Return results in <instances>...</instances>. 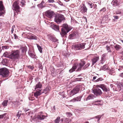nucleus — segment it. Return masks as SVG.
<instances>
[{
  "label": "nucleus",
  "mask_w": 123,
  "mask_h": 123,
  "mask_svg": "<svg viewBox=\"0 0 123 123\" xmlns=\"http://www.w3.org/2000/svg\"><path fill=\"white\" fill-rule=\"evenodd\" d=\"M86 43H78L73 45L72 47V49L75 50H80L84 49Z\"/></svg>",
  "instance_id": "f257e3e1"
},
{
  "label": "nucleus",
  "mask_w": 123,
  "mask_h": 123,
  "mask_svg": "<svg viewBox=\"0 0 123 123\" xmlns=\"http://www.w3.org/2000/svg\"><path fill=\"white\" fill-rule=\"evenodd\" d=\"M85 64V61H81L79 65H75L73 66L72 68L69 70V72L72 73L74 71L77 67H78V68L77 69V71H78L80 70Z\"/></svg>",
  "instance_id": "f03ea898"
},
{
  "label": "nucleus",
  "mask_w": 123,
  "mask_h": 123,
  "mask_svg": "<svg viewBox=\"0 0 123 123\" xmlns=\"http://www.w3.org/2000/svg\"><path fill=\"white\" fill-rule=\"evenodd\" d=\"M20 51L19 50H16L12 51L11 54L10 55L9 58L14 60L18 59L19 57Z\"/></svg>",
  "instance_id": "7ed1b4c3"
},
{
  "label": "nucleus",
  "mask_w": 123,
  "mask_h": 123,
  "mask_svg": "<svg viewBox=\"0 0 123 123\" xmlns=\"http://www.w3.org/2000/svg\"><path fill=\"white\" fill-rule=\"evenodd\" d=\"M71 29L67 24H63L62 29L61 35L63 36L66 35L67 33Z\"/></svg>",
  "instance_id": "20e7f679"
},
{
  "label": "nucleus",
  "mask_w": 123,
  "mask_h": 123,
  "mask_svg": "<svg viewBox=\"0 0 123 123\" xmlns=\"http://www.w3.org/2000/svg\"><path fill=\"white\" fill-rule=\"evenodd\" d=\"M9 71L6 68H2L0 69V77L5 78L8 76Z\"/></svg>",
  "instance_id": "39448f33"
},
{
  "label": "nucleus",
  "mask_w": 123,
  "mask_h": 123,
  "mask_svg": "<svg viewBox=\"0 0 123 123\" xmlns=\"http://www.w3.org/2000/svg\"><path fill=\"white\" fill-rule=\"evenodd\" d=\"M65 18L64 16L61 14H59L56 15L55 17V20L56 23L59 24Z\"/></svg>",
  "instance_id": "423d86ee"
},
{
  "label": "nucleus",
  "mask_w": 123,
  "mask_h": 123,
  "mask_svg": "<svg viewBox=\"0 0 123 123\" xmlns=\"http://www.w3.org/2000/svg\"><path fill=\"white\" fill-rule=\"evenodd\" d=\"M80 90V88L79 86H76L70 92V95L71 96L78 93Z\"/></svg>",
  "instance_id": "0eeeda50"
},
{
  "label": "nucleus",
  "mask_w": 123,
  "mask_h": 123,
  "mask_svg": "<svg viewBox=\"0 0 123 123\" xmlns=\"http://www.w3.org/2000/svg\"><path fill=\"white\" fill-rule=\"evenodd\" d=\"M98 87H97V85L96 87L93 90L94 93L97 96L100 95L102 93L101 89Z\"/></svg>",
  "instance_id": "6e6552de"
},
{
  "label": "nucleus",
  "mask_w": 123,
  "mask_h": 123,
  "mask_svg": "<svg viewBox=\"0 0 123 123\" xmlns=\"http://www.w3.org/2000/svg\"><path fill=\"white\" fill-rule=\"evenodd\" d=\"M97 86L101 88L104 91L107 92L109 91V88L107 87L105 84H102L100 85H97Z\"/></svg>",
  "instance_id": "1a4fd4ad"
},
{
  "label": "nucleus",
  "mask_w": 123,
  "mask_h": 123,
  "mask_svg": "<svg viewBox=\"0 0 123 123\" xmlns=\"http://www.w3.org/2000/svg\"><path fill=\"white\" fill-rule=\"evenodd\" d=\"M5 13L4 8L2 2L0 1V16H1Z\"/></svg>",
  "instance_id": "9d476101"
},
{
  "label": "nucleus",
  "mask_w": 123,
  "mask_h": 123,
  "mask_svg": "<svg viewBox=\"0 0 123 123\" xmlns=\"http://www.w3.org/2000/svg\"><path fill=\"white\" fill-rule=\"evenodd\" d=\"M19 5L18 4L17 1H16L13 3V5L12 9L15 10H18L19 9Z\"/></svg>",
  "instance_id": "9b49d317"
},
{
  "label": "nucleus",
  "mask_w": 123,
  "mask_h": 123,
  "mask_svg": "<svg viewBox=\"0 0 123 123\" xmlns=\"http://www.w3.org/2000/svg\"><path fill=\"white\" fill-rule=\"evenodd\" d=\"M99 60V57L98 56H94L91 59L92 65H93Z\"/></svg>",
  "instance_id": "f8f14e48"
},
{
  "label": "nucleus",
  "mask_w": 123,
  "mask_h": 123,
  "mask_svg": "<svg viewBox=\"0 0 123 123\" xmlns=\"http://www.w3.org/2000/svg\"><path fill=\"white\" fill-rule=\"evenodd\" d=\"M42 91V90H38L35 93H34V96L36 97H37L38 96L40 95L42 93L45 92L44 91Z\"/></svg>",
  "instance_id": "ddd939ff"
},
{
  "label": "nucleus",
  "mask_w": 123,
  "mask_h": 123,
  "mask_svg": "<svg viewBox=\"0 0 123 123\" xmlns=\"http://www.w3.org/2000/svg\"><path fill=\"white\" fill-rule=\"evenodd\" d=\"M54 14V13L52 11H48L46 12V15L47 17L51 18L52 17Z\"/></svg>",
  "instance_id": "4468645a"
},
{
  "label": "nucleus",
  "mask_w": 123,
  "mask_h": 123,
  "mask_svg": "<svg viewBox=\"0 0 123 123\" xmlns=\"http://www.w3.org/2000/svg\"><path fill=\"white\" fill-rule=\"evenodd\" d=\"M81 99V97L80 96L78 97L73 98V99L70 101V102H74L75 101H80Z\"/></svg>",
  "instance_id": "2eb2a0df"
},
{
  "label": "nucleus",
  "mask_w": 123,
  "mask_h": 123,
  "mask_svg": "<svg viewBox=\"0 0 123 123\" xmlns=\"http://www.w3.org/2000/svg\"><path fill=\"white\" fill-rule=\"evenodd\" d=\"M17 1L18 4L22 7L23 6L25 5V0H21L20 1H19V0H18Z\"/></svg>",
  "instance_id": "dca6fc26"
},
{
  "label": "nucleus",
  "mask_w": 123,
  "mask_h": 123,
  "mask_svg": "<svg viewBox=\"0 0 123 123\" xmlns=\"http://www.w3.org/2000/svg\"><path fill=\"white\" fill-rule=\"evenodd\" d=\"M87 8L85 5H83L82 8H81V11L82 13L87 12Z\"/></svg>",
  "instance_id": "f3484780"
},
{
  "label": "nucleus",
  "mask_w": 123,
  "mask_h": 123,
  "mask_svg": "<svg viewBox=\"0 0 123 123\" xmlns=\"http://www.w3.org/2000/svg\"><path fill=\"white\" fill-rule=\"evenodd\" d=\"M50 40L55 42H57L58 41V40L53 36H51L50 37Z\"/></svg>",
  "instance_id": "a211bd4d"
},
{
  "label": "nucleus",
  "mask_w": 123,
  "mask_h": 123,
  "mask_svg": "<svg viewBox=\"0 0 123 123\" xmlns=\"http://www.w3.org/2000/svg\"><path fill=\"white\" fill-rule=\"evenodd\" d=\"M42 84L40 82H38V83L36 84L35 88V90L37 88L41 89L42 88Z\"/></svg>",
  "instance_id": "6ab92c4d"
},
{
  "label": "nucleus",
  "mask_w": 123,
  "mask_h": 123,
  "mask_svg": "<svg viewBox=\"0 0 123 123\" xmlns=\"http://www.w3.org/2000/svg\"><path fill=\"white\" fill-rule=\"evenodd\" d=\"M76 36V32H74L70 35L69 36V38L71 39H73Z\"/></svg>",
  "instance_id": "aec40b11"
},
{
  "label": "nucleus",
  "mask_w": 123,
  "mask_h": 123,
  "mask_svg": "<svg viewBox=\"0 0 123 123\" xmlns=\"http://www.w3.org/2000/svg\"><path fill=\"white\" fill-rule=\"evenodd\" d=\"M51 27L53 29L57 31L59 30V28L58 26L56 25L53 24L51 25Z\"/></svg>",
  "instance_id": "412c9836"
},
{
  "label": "nucleus",
  "mask_w": 123,
  "mask_h": 123,
  "mask_svg": "<svg viewBox=\"0 0 123 123\" xmlns=\"http://www.w3.org/2000/svg\"><path fill=\"white\" fill-rule=\"evenodd\" d=\"M46 117V116L41 115H38L37 116V118L41 120L44 119Z\"/></svg>",
  "instance_id": "4be33fe9"
},
{
  "label": "nucleus",
  "mask_w": 123,
  "mask_h": 123,
  "mask_svg": "<svg viewBox=\"0 0 123 123\" xmlns=\"http://www.w3.org/2000/svg\"><path fill=\"white\" fill-rule=\"evenodd\" d=\"M94 95L92 94H90L87 97L86 100H87L90 99H92L93 98Z\"/></svg>",
  "instance_id": "5701e85b"
},
{
  "label": "nucleus",
  "mask_w": 123,
  "mask_h": 123,
  "mask_svg": "<svg viewBox=\"0 0 123 123\" xmlns=\"http://www.w3.org/2000/svg\"><path fill=\"white\" fill-rule=\"evenodd\" d=\"M20 104V103L18 101H16V102H14L13 104H12V106H14V107H17L18 105H19Z\"/></svg>",
  "instance_id": "b1692460"
},
{
  "label": "nucleus",
  "mask_w": 123,
  "mask_h": 123,
  "mask_svg": "<svg viewBox=\"0 0 123 123\" xmlns=\"http://www.w3.org/2000/svg\"><path fill=\"white\" fill-rule=\"evenodd\" d=\"M60 121V117H58L54 121V122L55 123H59Z\"/></svg>",
  "instance_id": "393cba45"
},
{
  "label": "nucleus",
  "mask_w": 123,
  "mask_h": 123,
  "mask_svg": "<svg viewBox=\"0 0 123 123\" xmlns=\"http://www.w3.org/2000/svg\"><path fill=\"white\" fill-rule=\"evenodd\" d=\"M101 102V100H98L96 101H94V103H95L93 104V105H98V106H99V105H101V104L99 103Z\"/></svg>",
  "instance_id": "a878e982"
},
{
  "label": "nucleus",
  "mask_w": 123,
  "mask_h": 123,
  "mask_svg": "<svg viewBox=\"0 0 123 123\" xmlns=\"http://www.w3.org/2000/svg\"><path fill=\"white\" fill-rule=\"evenodd\" d=\"M37 47L38 48V49L39 50V51L40 52L42 53V49L43 48L39 45H38V44H37Z\"/></svg>",
  "instance_id": "bb28decb"
},
{
  "label": "nucleus",
  "mask_w": 123,
  "mask_h": 123,
  "mask_svg": "<svg viewBox=\"0 0 123 123\" xmlns=\"http://www.w3.org/2000/svg\"><path fill=\"white\" fill-rule=\"evenodd\" d=\"M8 101V100H5L2 103V105L4 106H6L7 105V104Z\"/></svg>",
  "instance_id": "cd10ccee"
},
{
  "label": "nucleus",
  "mask_w": 123,
  "mask_h": 123,
  "mask_svg": "<svg viewBox=\"0 0 123 123\" xmlns=\"http://www.w3.org/2000/svg\"><path fill=\"white\" fill-rule=\"evenodd\" d=\"M30 110L29 109H28L26 108L25 109L24 111L28 115H30V113L29 111H30Z\"/></svg>",
  "instance_id": "c85d7f7f"
},
{
  "label": "nucleus",
  "mask_w": 123,
  "mask_h": 123,
  "mask_svg": "<svg viewBox=\"0 0 123 123\" xmlns=\"http://www.w3.org/2000/svg\"><path fill=\"white\" fill-rule=\"evenodd\" d=\"M69 119L68 118H66L64 119L63 122V123H69Z\"/></svg>",
  "instance_id": "c756f323"
},
{
  "label": "nucleus",
  "mask_w": 123,
  "mask_h": 123,
  "mask_svg": "<svg viewBox=\"0 0 123 123\" xmlns=\"http://www.w3.org/2000/svg\"><path fill=\"white\" fill-rule=\"evenodd\" d=\"M9 55H9L8 53L7 52H5L3 54V56L5 57H9Z\"/></svg>",
  "instance_id": "7c9ffc66"
},
{
  "label": "nucleus",
  "mask_w": 123,
  "mask_h": 123,
  "mask_svg": "<svg viewBox=\"0 0 123 123\" xmlns=\"http://www.w3.org/2000/svg\"><path fill=\"white\" fill-rule=\"evenodd\" d=\"M120 46L118 44H116L115 46V49L116 50H118L120 48Z\"/></svg>",
  "instance_id": "2f4dec72"
},
{
  "label": "nucleus",
  "mask_w": 123,
  "mask_h": 123,
  "mask_svg": "<svg viewBox=\"0 0 123 123\" xmlns=\"http://www.w3.org/2000/svg\"><path fill=\"white\" fill-rule=\"evenodd\" d=\"M37 39V37L34 34H31V39Z\"/></svg>",
  "instance_id": "473e14b6"
},
{
  "label": "nucleus",
  "mask_w": 123,
  "mask_h": 123,
  "mask_svg": "<svg viewBox=\"0 0 123 123\" xmlns=\"http://www.w3.org/2000/svg\"><path fill=\"white\" fill-rule=\"evenodd\" d=\"M102 68L103 70H105L108 69V67L107 65H105L102 67Z\"/></svg>",
  "instance_id": "72a5a7b5"
},
{
  "label": "nucleus",
  "mask_w": 123,
  "mask_h": 123,
  "mask_svg": "<svg viewBox=\"0 0 123 123\" xmlns=\"http://www.w3.org/2000/svg\"><path fill=\"white\" fill-rule=\"evenodd\" d=\"M21 111H19L17 114L16 117H18V118H19L21 114Z\"/></svg>",
  "instance_id": "f704fd0d"
},
{
  "label": "nucleus",
  "mask_w": 123,
  "mask_h": 123,
  "mask_svg": "<svg viewBox=\"0 0 123 123\" xmlns=\"http://www.w3.org/2000/svg\"><path fill=\"white\" fill-rule=\"evenodd\" d=\"M26 36L28 39H31V34L29 33L26 34Z\"/></svg>",
  "instance_id": "c9c22d12"
},
{
  "label": "nucleus",
  "mask_w": 123,
  "mask_h": 123,
  "mask_svg": "<svg viewBox=\"0 0 123 123\" xmlns=\"http://www.w3.org/2000/svg\"><path fill=\"white\" fill-rule=\"evenodd\" d=\"M101 117V115H99L96 116L95 117L96 118H98V121L100 120Z\"/></svg>",
  "instance_id": "e433bc0d"
},
{
  "label": "nucleus",
  "mask_w": 123,
  "mask_h": 123,
  "mask_svg": "<svg viewBox=\"0 0 123 123\" xmlns=\"http://www.w3.org/2000/svg\"><path fill=\"white\" fill-rule=\"evenodd\" d=\"M26 48L25 47H23L22 48V51L23 52H24L26 51Z\"/></svg>",
  "instance_id": "4c0bfd02"
},
{
  "label": "nucleus",
  "mask_w": 123,
  "mask_h": 123,
  "mask_svg": "<svg viewBox=\"0 0 123 123\" xmlns=\"http://www.w3.org/2000/svg\"><path fill=\"white\" fill-rule=\"evenodd\" d=\"M2 49H8L9 48L8 46H2Z\"/></svg>",
  "instance_id": "58836bf2"
},
{
  "label": "nucleus",
  "mask_w": 123,
  "mask_h": 123,
  "mask_svg": "<svg viewBox=\"0 0 123 123\" xmlns=\"http://www.w3.org/2000/svg\"><path fill=\"white\" fill-rule=\"evenodd\" d=\"M6 60L5 59L3 60L1 62L3 65H5L6 64Z\"/></svg>",
  "instance_id": "ea45409f"
},
{
  "label": "nucleus",
  "mask_w": 123,
  "mask_h": 123,
  "mask_svg": "<svg viewBox=\"0 0 123 123\" xmlns=\"http://www.w3.org/2000/svg\"><path fill=\"white\" fill-rule=\"evenodd\" d=\"M42 91H42L45 92V91H46V92H47L49 91V89L47 87L45 89L42 90Z\"/></svg>",
  "instance_id": "a19ab883"
},
{
  "label": "nucleus",
  "mask_w": 123,
  "mask_h": 123,
  "mask_svg": "<svg viewBox=\"0 0 123 123\" xmlns=\"http://www.w3.org/2000/svg\"><path fill=\"white\" fill-rule=\"evenodd\" d=\"M87 4L89 5V6H90V8H92L93 7V6H92V3L90 4L88 2H87Z\"/></svg>",
  "instance_id": "79ce46f5"
},
{
  "label": "nucleus",
  "mask_w": 123,
  "mask_h": 123,
  "mask_svg": "<svg viewBox=\"0 0 123 123\" xmlns=\"http://www.w3.org/2000/svg\"><path fill=\"white\" fill-rule=\"evenodd\" d=\"M103 79L102 78H98V79L96 80V82H97L99 81H101L103 80Z\"/></svg>",
  "instance_id": "37998d69"
},
{
  "label": "nucleus",
  "mask_w": 123,
  "mask_h": 123,
  "mask_svg": "<svg viewBox=\"0 0 123 123\" xmlns=\"http://www.w3.org/2000/svg\"><path fill=\"white\" fill-rule=\"evenodd\" d=\"M90 64L89 63H88L86 64L84 66V67L83 68V69H85L86 68L88 67L90 65Z\"/></svg>",
  "instance_id": "c03bdc74"
},
{
  "label": "nucleus",
  "mask_w": 123,
  "mask_h": 123,
  "mask_svg": "<svg viewBox=\"0 0 123 123\" xmlns=\"http://www.w3.org/2000/svg\"><path fill=\"white\" fill-rule=\"evenodd\" d=\"M66 114L69 117H71L72 115V114L70 112H67L66 113Z\"/></svg>",
  "instance_id": "a18cd8bd"
},
{
  "label": "nucleus",
  "mask_w": 123,
  "mask_h": 123,
  "mask_svg": "<svg viewBox=\"0 0 123 123\" xmlns=\"http://www.w3.org/2000/svg\"><path fill=\"white\" fill-rule=\"evenodd\" d=\"M15 26L14 25H13L12 26V29L11 31V32L12 33L13 31H14V29L15 28Z\"/></svg>",
  "instance_id": "49530a36"
},
{
  "label": "nucleus",
  "mask_w": 123,
  "mask_h": 123,
  "mask_svg": "<svg viewBox=\"0 0 123 123\" xmlns=\"http://www.w3.org/2000/svg\"><path fill=\"white\" fill-rule=\"evenodd\" d=\"M106 9L105 8H103L101 10H100V12H101V11H103V12H105L106 11Z\"/></svg>",
  "instance_id": "de8ad7c7"
},
{
  "label": "nucleus",
  "mask_w": 123,
  "mask_h": 123,
  "mask_svg": "<svg viewBox=\"0 0 123 123\" xmlns=\"http://www.w3.org/2000/svg\"><path fill=\"white\" fill-rule=\"evenodd\" d=\"M106 54H104L102 55V57L101 59V61H103V59H104V58H105V57Z\"/></svg>",
  "instance_id": "09e8293b"
},
{
  "label": "nucleus",
  "mask_w": 123,
  "mask_h": 123,
  "mask_svg": "<svg viewBox=\"0 0 123 123\" xmlns=\"http://www.w3.org/2000/svg\"><path fill=\"white\" fill-rule=\"evenodd\" d=\"M106 47L107 50L108 51V52H110L111 51L110 50V48L109 46H107Z\"/></svg>",
  "instance_id": "8fccbe9b"
},
{
  "label": "nucleus",
  "mask_w": 123,
  "mask_h": 123,
  "mask_svg": "<svg viewBox=\"0 0 123 123\" xmlns=\"http://www.w3.org/2000/svg\"><path fill=\"white\" fill-rule=\"evenodd\" d=\"M120 87L121 89H123V83L121 84L120 86Z\"/></svg>",
  "instance_id": "3c124183"
},
{
  "label": "nucleus",
  "mask_w": 123,
  "mask_h": 123,
  "mask_svg": "<svg viewBox=\"0 0 123 123\" xmlns=\"http://www.w3.org/2000/svg\"><path fill=\"white\" fill-rule=\"evenodd\" d=\"M6 113H5L3 114L0 115V119L2 118L4 116L6 115Z\"/></svg>",
  "instance_id": "603ef678"
},
{
  "label": "nucleus",
  "mask_w": 123,
  "mask_h": 123,
  "mask_svg": "<svg viewBox=\"0 0 123 123\" xmlns=\"http://www.w3.org/2000/svg\"><path fill=\"white\" fill-rule=\"evenodd\" d=\"M92 6H93V8L94 9H96L97 7V5L96 4H93Z\"/></svg>",
  "instance_id": "864d4df0"
},
{
  "label": "nucleus",
  "mask_w": 123,
  "mask_h": 123,
  "mask_svg": "<svg viewBox=\"0 0 123 123\" xmlns=\"http://www.w3.org/2000/svg\"><path fill=\"white\" fill-rule=\"evenodd\" d=\"M14 38L16 39H17L18 38V36H17L15 34H14Z\"/></svg>",
  "instance_id": "5fc2aeb1"
},
{
  "label": "nucleus",
  "mask_w": 123,
  "mask_h": 123,
  "mask_svg": "<svg viewBox=\"0 0 123 123\" xmlns=\"http://www.w3.org/2000/svg\"><path fill=\"white\" fill-rule=\"evenodd\" d=\"M54 2V0H48V2L49 3H53Z\"/></svg>",
  "instance_id": "6e6d98bb"
},
{
  "label": "nucleus",
  "mask_w": 123,
  "mask_h": 123,
  "mask_svg": "<svg viewBox=\"0 0 123 123\" xmlns=\"http://www.w3.org/2000/svg\"><path fill=\"white\" fill-rule=\"evenodd\" d=\"M31 57H32L33 58H35V55H34V54H32L31 53Z\"/></svg>",
  "instance_id": "4d7b16f0"
},
{
  "label": "nucleus",
  "mask_w": 123,
  "mask_h": 123,
  "mask_svg": "<svg viewBox=\"0 0 123 123\" xmlns=\"http://www.w3.org/2000/svg\"><path fill=\"white\" fill-rule=\"evenodd\" d=\"M119 76H120L122 78H123V73L121 74H120Z\"/></svg>",
  "instance_id": "13d9d810"
},
{
  "label": "nucleus",
  "mask_w": 123,
  "mask_h": 123,
  "mask_svg": "<svg viewBox=\"0 0 123 123\" xmlns=\"http://www.w3.org/2000/svg\"><path fill=\"white\" fill-rule=\"evenodd\" d=\"M114 18L116 19H118V17L117 16H114Z\"/></svg>",
  "instance_id": "bf43d9fd"
},
{
  "label": "nucleus",
  "mask_w": 123,
  "mask_h": 123,
  "mask_svg": "<svg viewBox=\"0 0 123 123\" xmlns=\"http://www.w3.org/2000/svg\"><path fill=\"white\" fill-rule=\"evenodd\" d=\"M97 77V76H94L93 77V80H95Z\"/></svg>",
  "instance_id": "052dcab7"
},
{
  "label": "nucleus",
  "mask_w": 123,
  "mask_h": 123,
  "mask_svg": "<svg viewBox=\"0 0 123 123\" xmlns=\"http://www.w3.org/2000/svg\"><path fill=\"white\" fill-rule=\"evenodd\" d=\"M61 120L62 121V123H63V122L64 120H63V119L62 118L61 119Z\"/></svg>",
  "instance_id": "680f3d73"
},
{
  "label": "nucleus",
  "mask_w": 123,
  "mask_h": 123,
  "mask_svg": "<svg viewBox=\"0 0 123 123\" xmlns=\"http://www.w3.org/2000/svg\"><path fill=\"white\" fill-rule=\"evenodd\" d=\"M84 18L86 20V22H87V20L86 18V17H84Z\"/></svg>",
  "instance_id": "e2e57ef3"
},
{
  "label": "nucleus",
  "mask_w": 123,
  "mask_h": 123,
  "mask_svg": "<svg viewBox=\"0 0 123 123\" xmlns=\"http://www.w3.org/2000/svg\"><path fill=\"white\" fill-rule=\"evenodd\" d=\"M34 29V30H36V29H37V28L36 27H35L34 28H33V27H32V29Z\"/></svg>",
  "instance_id": "0e129e2a"
},
{
  "label": "nucleus",
  "mask_w": 123,
  "mask_h": 123,
  "mask_svg": "<svg viewBox=\"0 0 123 123\" xmlns=\"http://www.w3.org/2000/svg\"><path fill=\"white\" fill-rule=\"evenodd\" d=\"M117 1H114V2L115 3H116L117 2Z\"/></svg>",
  "instance_id": "69168bd1"
},
{
  "label": "nucleus",
  "mask_w": 123,
  "mask_h": 123,
  "mask_svg": "<svg viewBox=\"0 0 123 123\" xmlns=\"http://www.w3.org/2000/svg\"><path fill=\"white\" fill-rule=\"evenodd\" d=\"M1 23L0 22V28H1Z\"/></svg>",
  "instance_id": "338daca9"
},
{
  "label": "nucleus",
  "mask_w": 123,
  "mask_h": 123,
  "mask_svg": "<svg viewBox=\"0 0 123 123\" xmlns=\"http://www.w3.org/2000/svg\"><path fill=\"white\" fill-rule=\"evenodd\" d=\"M2 80H0V84L2 82Z\"/></svg>",
  "instance_id": "774afa93"
}]
</instances>
